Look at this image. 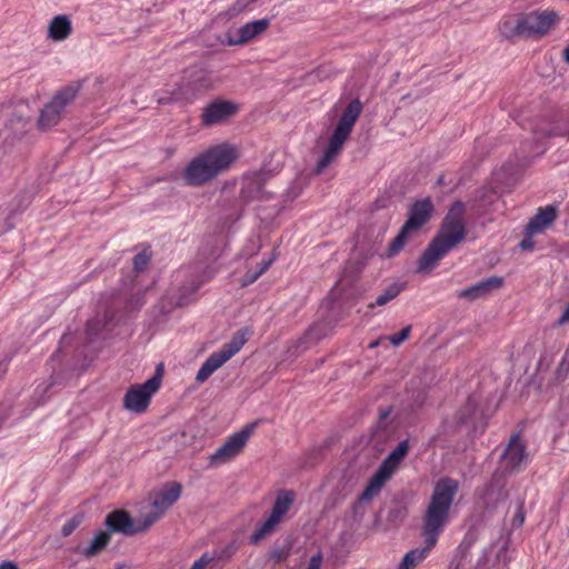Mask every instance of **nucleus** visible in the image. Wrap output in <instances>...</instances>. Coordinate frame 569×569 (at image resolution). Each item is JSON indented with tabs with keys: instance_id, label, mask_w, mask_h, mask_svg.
I'll list each match as a JSON object with an SVG mask.
<instances>
[{
	"instance_id": "obj_1",
	"label": "nucleus",
	"mask_w": 569,
	"mask_h": 569,
	"mask_svg": "<svg viewBox=\"0 0 569 569\" xmlns=\"http://www.w3.org/2000/svg\"><path fill=\"white\" fill-rule=\"evenodd\" d=\"M458 489L459 482L449 477L436 482L422 518L425 547L407 552L397 569H415L427 558L449 522L450 509Z\"/></svg>"
},
{
	"instance_id": "obj_2",
	"label": "nucleus",
	"mask_w": 569,
	"mask_h": 569,
	"mask_svg": "<svg viewBox=\"0 0 569 569\" xmlns=\"http://www.w3.org/2000/svg\"><path fill=\"white\" fill-rule=\"evenodd\" d=\"M465 206L456 202L443 218L440 229L422 252L417 272L429 273L453 248L466 238Z\"/></svg>"
},
{
	"instance_id": "obj_3",
	"label": "nucleus",
	"mask_w": 569,
	"mask_h": 569,
	"mask_svg": "<svg viewBox=\"0 0 569 569\" xmlns=\"http://www.w3.org/2000/svg\"><path fill=\"white\" fill-rule=\"evenodd\" d=\"M238 158L234 146L221 143L194 157L184 168L182 179L186 184L200 187L226 171Z\"/></svg>"
},
{
	"instance_id": "obj_4",
	"label": "nucleus",
	"mask_w": 569,
	"mask_h": 569,
	"mask_svg": "<svg viewBox=\"0 0 569 569\" xmlns=\"http://www.w3.org/2000/svg\"><path fill=\"white\" fill-rule=\"evenodd\" d=\"M362 103L359 99L351 100L343 110L338 124L329 139L328 147L317 164V172L320 173L340 153L345 142L348 140L352 129L362 112Z\"/></svg>"
},
{
	"instance_id": "obj_5",
	"label": "nucleus",
	"mask_w": 569,
	"mask_h": 569,
	"mask_svg": "<svg viewBox=\"0 0 569 569\" xmlns=\"http://www.w3.org/2000/svg\"><path fill=\"white\" fill-rule=\"evenodd\" d=\"M251 335L252 330L250 328H242L219 351L211 353L198 370L196 376L197 382L203 383L207 381L216 370L241 350Z\"/></svg>"
},
{
	"instance_id": "obj_6",
	"label": "nucleus",
	"mask_w": 569,
	"mask_h": 569,
	"mask_svg": "<svg viewBox=\"0 0 569 569\" xmlns=\"http://www.w3.org/2000/svg\"><path fill=\"white\" fill-rule=\"evenodd\" d=\"M295 502V493L291 490H280L277 495L271 512L268 518L257 527L250 536L252 545L259 543L261 540L270 536L277 526L283 521L286 515Z\"/></svg>"
},
{
	"instance_id": "obj_7",
	"label": "nucleus",
	"mask_w": 569,
	"mask_h": 569,
	"mask_svg": "<svg viewBox=\"0 0 569 569\" xmlns=\"http://www.w3.org/2000/svg\"><path fill=\"white\" fill-rule=\"evenodd\" d=\"M79 83H70L61 90H59L53 96L52 100L49 103H47L41 110V113L38 119L39 128L46 130L58 124L64 111V108L76 99V97L79 93Z\"/></svg>"
},
{
	"instance_id": "obj_8",
	"label": "nucleus",
	"mask_w": 569,
	"mask_h": 569,
	"mask_svg": "<svg viewBox=\"0 0 569 569\" xmlns=\"http://www.w3.org/2000/svg\"><path fill=\"white\" fill-rule=\"evenodd\" d=\"M181 492L182 486L177 481L167 482L160 489L151 491L149 499L152 510L143 515L147 526L156 523L178 501Z\"/></svg>"
},
{
	"instance_id": "obj_9",
	"label": "nucleus",
	"mask_w": 569,
	"mask_h": 569,
	"mask_svg": "<svg viewBox=\"0 0 569 569\" xmlns=\"http://www.w3.org/2000/svg\"><path fill=\"white\" fill-rule=\"evenodd\" d=\"M257 426V422L248 423L240 431L228 437L224 443L209 456V465L218 467L237 457L254 432Z\"/></svg>"
},
{
	"instance_id": "obj_10",
	"label": "nucleus",
	"mask_w": 569,
	"mask_h": 569,
	"mask_svg": "<svg viewBox=\"0 0 569 569\" xmlns=\"http://www.w3.org/2000/svg\"><path fill=\"white\" fill-rule=\"evenodd\" d=\"M160 370L161 367H159L157 373L149 378L144 383L131 386L127 390L123 398L126 409L138 413L147 410L152 395L156 393L161 386Z\"/></svg>"
},
{
	"instance_id": "obj_11",
	"label": "nucleus",
	"mask_w": 569,
	"mask_h": 569,
	"mask_svg": "<svg viewBox=\"0 0 569 569\" xmlns=\"http://www.w3.org/2000/svg\"><path fill=\"white\" fill-rule=\"evenodd\" d=\"M558 22V14L553 11H535L521 14L520 29L523 38L540 37L548 33Z\"/></svg>"
},
{
	"instance_id": "obj_12",
	"label": "nucleus",
	"mask_w": 569,
	"mask_h": 569,
	"mask_svg": "<svg viewBox=\"0 0 569 569\" xmlns=\"http://www.w3.org/2000/svg\"><path fill=\"white\" fill-rule=\"evenodd\" d=\"M106 526L111 532H118L129 537L144 532L150 528L147 526L144 516L133 519L129 512L122 509L111 511L106 517Z\"/></svg>"
},
{
	"instance_id": "obj_13",
	"label": "nucleus",
	"mask_w": 569,
	"mask_h": 569,
	"mask_svg": "<svg viewBox=\"0 0 569 569\" xmlns=\"http://www.w3.org/2000/svg\"><path fill=\"white\" fill-rule=\"evenodd\" d=\"M433 212V203L431 199L423 198L413 202L408 211V219L405 222L406 229L417 232L420 230L431 218Z\"/></svg>"
},
{
	"instance_id": "obj_14",
	"label": "nucleus",
	"mask_w": 569,
	"mask_h": 569,
	"mask_svg": "<svg viewBox=\"0 0 569 569\" xmlns=\"http://www.w3.org/2000/svg\"><path fill=\"white\" fill-rule=\"evenodd\" d=\"M527 458L526 443L522 441L520 433H513L502 455L505 468L509 471L517 470L527 461Z\"/></svg>"
},
{
	"instance_id": "obj_15",
	"label": "nucleus",
	"mask_w": 569,
	"mask_h": 569,
	"mask_svg": "<svg viewBox=\"0 0 569 569\" xmlns=\"http://www.w3.org/2000/svg\"><path fill=\"white\" fill-rule=\"evenodd\" d=\"M238 111V106L227 100H216L208 104L201 114L203 126H212L220 123L233 116Z\"/></svg>"
},
{
	"instance_id": "obj_16",
	"label": "nucleus",
	"mask_w": 569,
	"mask_h": 569,
	"mask_svg": "<svg viewBox=\"0 0 569 569\" xmlns=\"http://www.w3.org/2000/svg\"><path fill=\"white\" fill-rule=\"evenodd\" d=\"M503 279L498 276L486 278L476 284L465 288L458 292V298L475 301L480 298L487 297L493 290L501 288Z\"/></svg>"
},
{
	"instance_id": "obj_17",
	"label": "nucleus",
	"mask_w": 569,
	"mask_h": 569,
	"mask_svg": "<svg viewBox=\"0 0 569 569\" xmlns=\"http://www.w3.org/2000/svg\"><path fill=\"white\" fill-rule=\"evenodd\" d=\"M268 27H269L268 19H260V20L248 22L238 29L237 38H229L228 44H230V46L246 44L249 41H251L252 39H254L257 36L264 32L268 29Z\"/></svg>"
},
{
	"instance_id": "obj_18",
	"label": "nucleus",
	"mask_w": 569,
	"mask_h": 569,
	"mask_svg": "<svg viewBox=\"0 0 569 569\" xmlns=\"http://www.w3.org/2000/svg\"><path fill=\"white\" fill-rule=\"evenodd\" d=\"M557 218L555 207L547 206L539 208L537 213L530 219L526 226L529 234H538L545 231Z\"/></svg>"
},
{
	"instance_id": "obj_19",
	"label": "nucleus",
	"mask_w": 569,
	"mask_h": 569,
	"mask_svg": "<svg viewBox=\"0 0 569 569\" xmlns=\"http://www.w3.org/2000/svg\"><path fill=\"white\" fill-rule=\"evenodd\" d=\"M72 33V23L68 16L58 14L53 17L48 26V38L52 41L60 42L69 38Z\"/></svg>"
},
{
	"instance_id": "obj_20",
	"label": "nucleus",
	"mask_w": 569,
	"mask_h": 569,
	"mask_svg": "<svg viewBox=\"0 0 569 569\" xmlns=\"http://www.w3.org/2000/svg\"><path fill=\"white\" fill-rule=\"evenodd\" d=\"M409 449L410 446L408 440L399 442V445L383 459L379 468L392 476L408 455Z\"/></svg>"
},
{
	"instance_id": "obj_21",
	"label": "nucleus",
	"mask_w": 569,
	"mask_h": 569,
	"mask_svg": "<svg viewBox=\"0 0 569 569\" xmlns=\"http://www.w3.org/2000/svg\"><path fill=\"white\" fill-rule=\"evenodd\" d=\"M391 476L388 475L382 469L378 468L375 475L370 478L368 481L365 490L359 496V502L365 503L372 500L379 492L381 491L382 487L387 482L388 479H390Z\"/></svg>"
},
{
	"instance_id": "obj_22",
	"label": "nucleus",
	"mask_w": 569,
	"mask_h": 569,
	"mask_svg": "<svg viewBox=\"0 0 569 569\" xmlns=\"http://www.w3.org/2000/svg\"><path fill=\"white\" fill-rule=\"evenodd\" d=\"M391 412L392 407L379 409V417L376 426V431L373 433L375 440H386L391 433L395 432L396 427L393 426V420L390 418Z\"/></svg>"
},
{
	"instance_id": "obj_23",
	"label": "nucleus",
	"mask_w": 569,
	"mask_h": 569,
	"mask_svg": "<svg viewBox=\"0 0 569 569\" xmlns=\"http://www.w3.org/2000/svg\"><path fill=\"white\" fill-rule=\"evenodd\" d=\"M521 14L518 17H507L499 23V32L505 39H515L523 37L520 29Z\"/></svg>"
},
{
	"instance_id": "obj_24",
	"label": "nucleus",
	"mask_w": 569,
	"mask_h": 569,
	"mask_svg": "<svg viewBox=\"0 0 569 569\" xmlns=\"http://www.w3.org/2000/svg\"><path fill=\"white\" fill-rule=\"evenodd\" d=\"M276 259H277V253H276V251H273L272 256L269 259L263 260L259 264V268L257 270H248L241 280V286L247 287V286L256 282L259 279V277H261L271 267V264L276 261Z\"/></svg>"
},
{
	"instance_id": "obj_25",
	"label": "nucleus",
	"mask_w": 569,
	"mask_h": 569,
	"mask_svg": "<svg viewBox=\"0 0 569 569\" xmlns=\"http://www.w3.org/2000/svg\"><path fill=\"white\" fill-rule=\"evenodd\" d=\"M405 286L398 282H393L388 288L383 290L381 295H379L375 302H371L368 307L370 309L375 307H382L397 298L401 291L403 290Z\"/></svg>"
},
{
	"instance_id": "obj_26",
	"label": "nucleus",
	"mask_w": 569,
	"mask_h": 569,
	"mask_svg": "<svg viewBox=\"0 0 569 569\" xmlns=\"http://www.w3.org/2000/svg\"><path fill=\"white\" fill-rule=\"evenodd\" d=\"M110 542V535L106 531H99L88 548L83 550L87 558H91L103 550Z\"/></svg>"
},
{
	"instance_id": "obj_27",
	"label": "nucleus",
	"mask_w": 569,
	"mask_h": 569,
	"mask_svg": "<svg viewBox=\"0 0 569 569\" xmlns=\"http://www.w3.org/2000/svg\"><path fill=\"white\" fill-rule=\"evenodd\" d=\"M411 233H412L411 230L406 229V227L402 226L399 233L397 234V237L390 242V244L386 251V257L392 258L396 254H398L403 249V247L408 240V237Z\"/></svg>"
},
{
	"instance_id": "obj_28",
	"label": "nucleus",
	"mask_w": 569,
	"mask_h": 569,
	"mask_svg": "<svg viewBox=\"0 0 569 569\" xmlns=\"http://www.w3.org/2000/svg\"><path fill=\"white\" fill-rule=\"evenodd\" d=\"M555 375L557 380H565L569 375V342Z\"/></svg>"
},
{
	"instance_id": "obj_29",
	"label": "nucleus",
	"mask_w": 569,
	"mask_h": 569,
	"mask_svg": "<svg viewBox=\"0 0 569 569\" xmlns=\"http://www.w3.org/2000/svg\"><path fill=\"white\" fill-rule=\"evenodd\" d=\"M475 412V405L469 400L467 405L457 412L456 420L457 427H460L468 422L471 415Z\"/></svg>"
},
{
	"instance_id": "obj_30",
	"label": "nucleus",
	"mask_w": 569,
	"mask_h": 569,
	"mask_svg": "<svg viewBox=\"0 0 569 569\" xmlns=\"http://www.w3.org/2000/svg\"><path fill=\"white\" fill-rule=\"evenodd\" d=\"M410 331H411V326H407L405 327L403 329H401L398 333H395V335H391L389 337H387V339L393 345V346H399L401 345L405 340H407L409 338V335H410Z\"/></svg>"
},
{
	"instance_id": "obj_31",
	"label": "nucleus",
	"mask_w": 569,
	"mask_h": 569,
	"mask_svg": "<svg viewBox=\"0 0 569 569\" xmlns=\"http://www.w3.org/2000/svg\"><path fill=\"white\" fill-rule=\"evenodd\" d=\"M149 261H150V256L146 251H142V252H139L138 254H136L133 258L134 271H137V272L142 271L148 266Z\"/></svg>"
},
{
	"instance_id": "obj_32",
	"label": "nucleus",
	"mask_w": 569,
	"mask_h": 569,
	"mask_svg": "<svg viewBox=\"0 0 569 569\" xmlns=\"http://www.w3.org/2000/svg\"><path fill=\"white\" fill-rule=\"evenodd\" d=\"M216 560V555L208 552L203 553L198 560L193 562L190 569H208V567Z\"/></svg>"
},
{
	"instance_id": "obj_33",
	"label": "nucleus",
	"mask_w": 569,
	"mask_h": 569,
	"mask_svg": "<svg viewBox=\"0 0 569 569\" xmlns=\"http://www.w3.org/2000/svg\"><path fill=\"white\" fill-rule=\"evenodd\" d=\"M197 73L199 76L194 79V88L198 90L211 88V80L207 77L206 72L203 70H199Z\"/></svg>"
},
{
	"instance_id": "obj_34",
	"label": "nucleus",
	"mask_w": 569,
	"mask_h": 569,
	"mask_svg": "<svg viewBox=\"0 0 569 569\" xmlns=\"http://www.w3.org/2000/svg\"><path fill=\"white\" fill-rule=\"evenodd\" d=\"M290 555V547L276 548L270 551L269 558L276 562H281Z\"/></svg>"
},
{
	"instance_id": "obj_35",
	"label": "nucleus",
	"mask_w": 569,
	"mask_h": 569,
	"mask_svg": "<svg viewBox=\"0 0 569 569\" xmlns=\"http://www.w3.org/2000/svg\"><path fill=\"white\" fill-rule=\"evenodd\" d=\"M535 234H529L528 230L525 231V238L520 241V248L522 250H531L535 247V241L532 239Z\"/></svg>"
},
{
	"instance_id": "obj_36",
	"label": "nucleus",
	"mask_w": 569,
	"mask_h": 569,
	"mask_svg": "<svg viewBox=\"0 0 569 569\" xmlns=\"http://www.w3.org/2000/svg\"><path fill=\"white\" fill-rule=\"evenodd\" d=\"M323 557L321 552H317L310 558L307 569H321Z\"/></svg>"
},
{
	"instance_id": "obj_37",
	"label": "nucleus",
	"mask_w": 569,
	"mask_h": 569,
	"mask_svg": "<svg viewBox=\"0 0 569 569\" xmlns=\"http://www.w3.org/2000/svg\"><path fill=\"white\" fill-rule=\"evenodd\" d=\"M77 526H78V522L76 520H73V519L68 521V522H66L63 525V527H62V530H61L62 535L64 537L70 536L73 532V530L77 528Z\"/></svg>"
},
{
	"instance_id": "obj_38",
	"label": "nucleus",
	"mask_w": 569,
	"mask_h": 569,
	"mask_svg": "<svg viewBox=\"0 0 569 569\" xmlns=\"http://www.w3.org/2000/svg\"><path fill=\"white\" fill-rule=\"evenodd\" d=\"M257 0H237L232 7L233 11H241L248 8L251 3L256 2Z\"/></svg>"
},
{
	"instance_id": "obj_39",
	"label": "nucleus",
	"mask_w": 569,
	"mask_h": 569,
	"mask_svg": "<svg viewBox=\"0 0 569 569\" xmlns=\"http://www.w3.org/2000/svg\"><path fill=\"white\" fill-rule=\"evenodd\" d=\"M525 522V511L522 506L518 508L517 513L513 518V526L515 527H521Z\"/></svg>"
},
{
	"instance_id": "obj_40",
	"label": "nucleus",
	"mask_w": 569,
	"mask_h": 569,
	"mask_svg": "<svg viewBox=\"0 0 569 569\" xmlns=\"http://www.w3.org/2000/svg\"><path fill=\"white\" fill-rule=\"evenodd\" d=\"M267 181V176L263 171L256 172L252 178V183H256L259 188Z\"/></svg>"
},
{
	"instance_id": "obj_41",
	"label": "nucleus",
	"mask_w": 569,
	"mask_h": 569,
	"mask_svg": "<svg viewBox=\"0 0 569 569\" xmlns=\"http://www.w3.org/2000/svg\"><path fill=\"white\" fill-rule=\"evenodd\" d=\"M213 273L210 272L208 274H206L201 280H199L198 282H192V286H191V293H194L206 281L210 280L212 278Z\"/></svg>"
},
{
	"instance_id": "obj_42",
	"label": "nucleus",
	"mask_w": 569,
	"mask_h": 569,
	"mask_svg": "<svg viewBox=\"0 0 569 569\" xmlns=\"http://www.w3.org/2000/svg\"><path fill=\"white\" fill-rule=\"evenodd\" d=\"M567 323H569V302H568V306L566 307L565 311L562 312V315L556 321V325L559 327L567 325Z\"/></svg>"
},
{
	"instance_id": "obj_43",
	"label": "nucleus",
	"mask_w": 569,
	"mask_h": 569,
	"mask_svg": "<svg viewBox=\"0 0 569 569\" xmlns=\"http://www.w3.org/2000/svg\"><path fill=\"white\" fill-rule=\"evenodd\" d=\"M0 569H19L18 566L12 561H3L0 565Z\"/></svg>"
},
{
	"instance_id": "obj_44",
	"label": "nucleus",
	"mask_w": 569,
	"mask_h": 569,
	"mask_svg": "<svg viewBox=\"0 0 569 569\" xmlns=\"http://www.w3.org/2000/svg\"><path fill=\"white\" fill-rule=\"evenodd\" d=\"M563 60L569 63V46L563 50Z\"/></svg>"
},
{
	"instance_id": "obj_45",
	"label": "nucleus",
	"mask_w": 569,
	"mask_h": 569,
	"mask_svg": "<svg viewBox=\"0 0 569 569\" xmlns=\"http://www.w3.org/2000/svg\"><path fill=\"white\" fill-rule=\"evenodd\" d=\"M180 100H181V97L179 96V93L173 92L172 97L170 98V101H180Z\"/></svg>"
},
{
	"instance_id": "obj_46",
	"label": "nucleus",
	"mask_w": 569,
	"mask_h": 569,
	"mask_svg": "<svg viewBox=\"0 0 569 569\" xmlns=\"http://www.w3.org/2000/svg\"><path fill=\"white\" fill-rule=\"evenodd\" d=\"M187 303V300L184 297H180L179 300H178V306H183Z\"/></svg>"
},
{
	"instance_id": "obj_47",
	"label": "nucleus",
	"mask_w": 569,
	"mask_h": 569,
	"mask_svg": "<svg viewBox=\"0 0 569 569\" xmlns=\"http://www.w3.org/2000/svg\"><path fill=\"white\" fill-rule=\"evenodd\" d=\"M379 343H380V340L372 341V342L369 345V348H371V349H372V348H376V347H378V346H379Z\"/></svg>"
},
{
	"instance_id": "obj_48",
	"label": "nucleus",
	"mask_w": 569,
	"mask_h": 569,
	"mask_svg": "<svg viewBox=\"0 0 569 569\" xmlns=\"http://www.w3.org/2000/svg\"><path fill=\"white\" fill-rule=\"evenodd\" d=\"M88 331L91 332L93 330V321H89L87 325Z\"/></svg>"
}]
</instances>
